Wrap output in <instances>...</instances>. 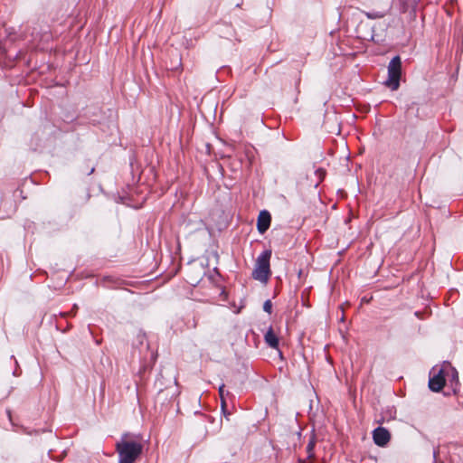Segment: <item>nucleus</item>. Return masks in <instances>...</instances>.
<instances>
[{
    "label": "nucleus",
    "mask_w": 463,
    "mask_h": 463,
    "mask_svg": "<svg viewBox=\"0 0 463 463\" xmlns=\"http://www.w3.org/2000/svg\"><path fill=\"white\" fill-rule=\"evenodd\" d=\"M118 463H135L143 451V445L131 433L122 434L116 444Z\"/></svg>",
    "instance_id": "obj_1"
},
{
    "label": "nucleus",
    "mask_w": 463,
    "mask_h": 463,
    "mask_svg": "<svg viewBox=\"0 0 463 463\" xmlns=\"http://www.w3.org/2000/svg\"><path fill=\"white\" fill-rule=\"evenodd\" d=\"M270 250H264L256 260L255 268L252 271V278L260 282L266 283L270 276L269 260Z\"/></svg>",
    "instance_id": "obj_2"
},
{
    "label": "nucleus",
    "mask_w": 463,
    "mask_h": 463,
    "mask_svg": "<svg viewBox=\"0 0 463 463\" xmlns=\"http://www.w3.org/2000/svg\"><path fill=\"white\" fill-rule=\"evenodd\" d=\"M402 72V61L399 56L393 57L388 65V79L385 85L392 90H398Z\"/></svg>",
    "instance_id": "obj_3"
},
{
    "label": "nucleus",
    "mask_w": 463,
    "mask_h": 463,
    "mask_svg": "<svg viewBox=\"0 0 463 463\" xmlns=\"http://www.w3.org/2000/svg\"><path fill=\"white\" fill-rule=\"evenodd\" d=\"M449 363L445 362L440 367L434 366L430 373L429 387L432 392H439L445 384V373Z\"/></svg>",
    "instance_id": "obj_4"
},
{
    "label": "nucleus",
    "mask_w": 463,
    "mask_h": 463,
    "mask_svg": "<svg viewBox=\"0 0 463 463\" xmlns=\"http://www.w3.org/2000/svg\"><path fill=\"white\" fill-rule=\"evenodd\" d=\"M373 439L376 445L384 447L390 441V432L383 427H378L373 431Z\"/></svg>",
    "instance_id": "obj_5"
},
{
    "label": "nucleus",
    "mask_w": 463,
    "mask_h": 463,
    "mask_svg": "<svg viewBox=\"0 0 463 463\" xmlns=\"http://www.w3.org/2000/svg\"><path fill=\"white\" fill-rule=\"evenodd\" d=\"M271 216L268 211H261L258 216L257 228L260 233L263 234L269 227Z\"/></svg>",
    "instance_id": "obj_6"
},
{
    "label": "nucleus",
    "mask_w": 463,
    "mask_h": 463,
    "mask_svg": "<svg viewBox=\"0 0 463 463\" xmlns=\"http://www.w3.org/2000/svg\"><path fill=\"white\" fill-rule=\"evenodd\" d=\"M265 343L273 349H279V337L270 326L264 335Z\"/></svg>",
    "instance_id": "obj_7"
},
{
    "label": "nucleus",
    "mask_w": 463,
    "mask_h": 463,
    "mask_svg": "<svg viewBox=\"0 0 463 463\" xmlns=\"http://www.w3.org/2000/svg\"><path fill=\"white\" fill-rule=\"evenodd\" d=\"M449 372L450 373V376H451V382H452V385L455 383V385L457 386L458 384V371L451 367V365L449 364V367H447V373H449Z\"/></svg>",
    "instance_id": "obj_8"
},
{
    "label": "nucleus",
    "mask_w": 463,
    "mask_h": 463,
    "mask_svg": "<svg viewBox=\"0 0 463 463\" xmlns=\"http://www.w3.org/2000/svg\"><path fill=\"white\" fill-rule=\"evenodd\" d=\"M363 14L369 19H380L385 15V14L383 12H380V11H373V12L363 11Z\"/></svg>",
    "instance_id": "obj_9"
},
{
    "label": "nucleus",
    "mask_w": 463,
    "mask_h": 463,
    "mask_svg": "<svg viewBox=\"0 0 463 463\" xmlns=\"http://www.w3.org/2000/svg\"><path fill=\"white\" fill-rule=\"evenodd\" d=\"M224 388H225L224 384H222L219 387V395H220V398H221L222 409H224V407L226 406L225 395H229V392H225Z\"/></svg>",
    "instance_id": "obj_10"
},
{
    "label": "nucleus",
    "mask_w": 463,
    "mask_h": 463,
    "mask_svg": "<svg viewBox=\"0 0 463 463\" xmlns=\"http://www.w3.org/2000/svg\"><path fill=\"white\" fill-rule=\"evenodd\" d=\"M315 445H316L315 439L311 438L309 442H308V444H307V457L309 458L314 457V448H315Z\"/></svg>",
    "instance_id": "obj_11"
},
{
    "label": "nucleus",
    "mask_w": 463,
    "mask_h": 463,
    "mask_svg": "<svg viewBox=\"0 0 463 463\" xmlns=\"http://www.w3.org/2000/svg\"><path fill=\"white\" fill-rule=\"evenodd\" d=\"M263 309L265 312L270 314L272 310V303L269 299L266 300L263 305Z\"/></svg>",
    "instance_id": "obj_12"
},
{
    "label": "nucleus",
    "mask_w": 463,
    "mask_h": 463,
    "mask_svg": "<svg viewBox=\"0 0 463 463\" xmlns=\"http://www.w3.org/2000/svg\"><path fill=\"white\" fill-rule=\"evenodd\" d=\"M316 174H317V175H318L319 179H320V181H321V180L323 179L324 175H325V171H324L323 169H321V168H320V169H317V170L316 171Z\"/></svg>",
    "instance_id": "obj_13"
}]
</instances>
